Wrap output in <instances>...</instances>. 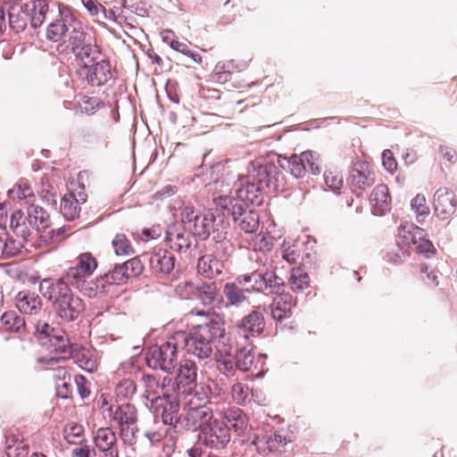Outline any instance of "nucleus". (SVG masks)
<instances>
[{"mask_svg":"<svg viewBox=\"0 0 457 457\" xmlns=\"http://www.w3.org/2000/svg\"><path fill=\"white\" fill-rule=\"evenodd\" d=\"M411 206L418 222H421L429 214V208L427 206L426 197L423 195H417L411 200Z\"/></svg>","mask_w":457,"mask_h":457,"instance_id":"nucleus-48","label":"nucleus"},{"mask_svg":"<svg viewBox=\"0 0 457 457\" xmlns=\"http://www.w3.org/2000/svg\"><path fill=\"white\" fill-rule=\"evenodd\" d=\"M142 270L141 262L133 258L114 267L112 270L104 275V278L110 284H121L126 278L141 273Z\"/></svg>","mask_w":457,"mask_h":457,"instance_id":"nucleus-18","label":"nucleus"},{"mask_svg":"<svg viewBox=\"0 0 457 457\" xmlns=\"http://www.w3.org/2000/svg\"><path fill=\"white\" fill-rule=\"evenodd\" d=\"M112 77L111 65L106 61H101L94 66L88 68L87 72V80L92 86H100L104 84Z\"/></svg>","mask_w":457,"mask_h":457,"instance_id":"nucleus-31","label":"nucleus"},{"mask_svg":"<svg viewBox=\"0 0 457 457\" xmlns=\"http://www.w3.org/2000/svg\"><path fill=\"white\" fill-rule=\"evenodd\" d=\"M294 305L293 298L290 295H278L274 298L270 305L271 316L274 320H281L287 317Z\"/></svg>","mask_w":457,"mask_h":457,"instance_id":"nucleus-34","label":"nucleus"},{"mask_svg":"<svg viewBox=\"0 0 457 457\" xmlns=\"http://www.w3.org/2000/svg\"><path fill=\"white\" fill-rule=\"evenodd\" d=\"M175 339L184 343L187 352L200 360L208 359L213 352L216 341L225 340V328L220 320L205 316L204 320L195 325L188 335L179 331Z\"/></svg>","mask_w":457,"mask_h":457,"instance_id":"nucleus-1","label":"nucleus"},{"mask_svg":"<svg viewBox=\"0 0 457 457\" xmlns=\"http://www.w3.org/2000/svg\"><path fill=\"white\" fill-rule=\"evenodd\" d=\"M8 195L13 200H26L28 203L35 197L32 188L22 181L15 184L13 187L8 191Z\"/></svg>","mask_w":457,"mask_h":457,"instance_id":"nucleus-47","label":"nucleus"},{"mask_svg":"<svg viewBox=\"0 0 457 457\" xmlns=\"http://www.w3.org/2000/svg\"><path fill=\"white\" fill-rule=\"evenodd\" d=\"M142 379L145 388V395L147 401L150 402V405H152V398L161 396L160 392L162 395L164 392H168L164 386H159V383L154 376L145 375Z\"/></svg>","mask_w":457,"mask_h":457,"instance_id":"nucleus-45","label":"nucleus"},{"mask_svg":"<svg viewBox=\"0 0 457 457\" xmlns=\"http://www.w3.org/2000/svg\"><path fill=\"white\" fill-rule=\"evenodd\" d=\"M217 173H221V177H219L213 180L212 184H209V187H213V190L215 192L227 194L231 193V187H237L238 184L239 175L234 174L231 171L225 172L223 167L220 165L215 167V170ZM212 188H210V190ZM225 195H220V196H224ZM226 196H228L226 195Z\"/></svg>","mask_w":457,"mask_h":457,"instance_id":"nucleus-28","label":"nucleus"},{"mask_svg":"<svg viewBox=\"0 0 457 457\" xmlns=\"http://www.w3.org/2000/svg\"><path fill=\"white\" fill-rule=\"evenodd\" d=\"M352 182L359 188L370 187L375 182L374 172L366 162H356L350 174Z\"/></svg>","mask_w":457,"mask_h":457,"instance_id":"nucleus-25","label":"nucleus"},{"mask_svg":"<svg viewBox=\"0 0 457 457\" xmlns=\"http://www.w3.org/2000/svg\"><path fill=\"white\" fill-rule=\"evenodd\" d=\"M434 206L436 216L441 220L451 217L456 210L457 200L453 192L446 187L437 189L434 195Z\"/></svg>","mask_w":457,"mask_h":457,"instance_id":"nucleus-15","label":"nucleus"},{"mask_svg":"<svg viewBox=\"0 0 457 457\" xmlns=\"http://www.w3.org/2000/svg\"><path fill=\"white\" fill-rule=\"evenodd\" d=\"M197 270L206 278H213L221 273L222 264L213 255H204L198 260Z\"/></svg>","mask_w":457,"mask_h":457,"instance_id":"nucleus-35","label":"nucleus"},{"mask_svg":"<svg viewBox=\"0 0 457 457\" xmlns=\"http://www.w3.org/2000/svg\"><path fill=\"white\" fill-rule=\"evenodd\" d=\"M96 267V261L91 253H82L78 257L77 264L68 270L66 278L71 284L79 287L85 279L93 274Z\"/></svg>","mask_w":457,"mask_h":457,"instance_id":"nucleus-13","label":"nucleus"},{"mask_svg":"<svg viewBox=\"0 0 457 457\" xmlns=\"http://www.w3.org/2000/svg\"><path fill=\"white\" fill-rule=\"evenodd\" d=\"M184 225L173 224L170 226L166 233V241L170 247L177 252L186 250L190 245L189 235L186 232Z\"/></svg>","mask_w":457,"mask_h":457,"instance_id":"nucleus-24","label":"nucleus"},{"mask_svg":"<svg viewBox=\"0 0 457 457\" xmlns=\"http://www.w3.org/2000/svg\"><path fill=\"white\" fill-rule=\"evenodd\" d=\"M10 227L12 231L21 237H27L30 235L32 226L29 224L27 214L21 211H14L11 215Z\"/></svg>","mask_w":457,"mask_h":457,"instance_id":"nucleus-37","label":"nucleus"},{"mask_svg":"<svg viewBox=\"0 0 457 457\" xmlns=\"http://www.w3.org/2000/svg\"><path fill=\"white\" fill-rule=\"evenodd\" d=\"M112 244L117 255H129L133 253L130 243L123 234H117Z\"/></svg>","mask_w":457,"mask_h":457,"instance_id":"nucleus-50","label":"nucleus"},{"mask_svg":"<svg viewBox=\"0 0 457 457\" xmlns=\"http://www.w3.org/2000/svg\"><path fill=\"white\" fill-rule=\"evenodd\" d=\"M252 444L256 446L259 453H265L276 448L271 431H264L254 434Z\"/></svg>","mask_w":457,"mask_h":457,"instance_id":"nucleus-41","label":"nucleus"},{"mask_svg":"<svg viewBox=\"0 0 457 457\" xmlns=\"http://www.w3.org/2000/svg\"><path fill=\"white\" fill-rule=\"evenodd\" d=\"M27 219L32 228L37 232L45 231L50 227L51 220L47 212L41 206L30 204L27 209Z\"/></svg>","mask_w":457,"mask_h":457,"instance_id":"nucleus-30","label":"nucleus"},{"mask_svg":"<svg viewBox=\"0 0 457 457\" xmlns=\"http://www.w3.org/2000/svg\"><path fill=\"white\" fill-rule=\"evenodd\" d=\"M324 180L331 190L337 191L343 186V177L338 170H327L324 173Z\"/></svg>","mask_w":457,"mask_h":457,"instance_id":"nucleus-52","label":"nucleus"},{"mask_svg":"<svg viewBox=\"0 0 457 457\" xmlns=\"http://www.w3.org/2000/svg\"><path fill=\"white\" fill-rule=\"evenodd\" d=\"M398 238L400 243L423 253L428 258L435 254L436 249L426 238L425 230L413 223H402L398 228Z\"/></svg>","mask_w":457,"mask_h":457,"instance_id":"nucleus-6","label":"nucleus"},{"mask_svg":"<svg viewBox=\"0 0 457 457\" xmlns=\"http://www.w3.org/2000/svg\"><path fill=\"white\" fill-rule=\"evenodd\" d=\"M58 330L59 329L51 328L49 324L41 320L37 321L36 324V332L40 345L48 343V338Z\"/></svg>","mask_w":457,"mask_h":457,"instance_id":"nucleus-55","label":"nucleus"},{"mask_svg":"<svg viewBox=\"0 0 457 457\" xmlns=\"http://www.w3.org/2000/svg\"><path fill=\"white\" fill-rule=\"evenodd\" d=\"M290 284L294 291H301L309 285L307 273L296 269L293 270L290 275Z\"/></svg>","mask_w":457,"mask_h":457,"instance_id":"nucleus-51","label":"nucleus"},{"mask_svg":"<svg viewBox=\"0 0 457 457\" xmlns=\"http://www.w3.org/2000/svg\"><path fill=\"white\" fill-rule=\"evenodd\" d=\"M223 294L228 304L237 305L246 300L245 290L239 288L233 283H228L224 286Z\"/></svg>","mask_w":457,"mask_h":457,"instance_id":"nucleus-46","label":"nucleus"},{"mask_svg":"<svg viewBox=\"0 0 457 457\" xmlns=\"http://www.w3.org/2000/svg\"><path fill=\"white\" fill-rule=\"evenodd\" d=\"M68 357H71L81 369L88 372H93L97 368L96 358L87 348L73 345L69 351Z\"/></svg>","mask_w":457,"mask_h":457,"instance_id":"nucleus-27","label":"nucleus"},{"mask_svg":"<svg viewBox=\"0 0 457 457\" xmlns=\"http://www.w3.org/2000/svg\"><path fill=\"white\" fill-rule=\"evenodd\" d=\"M282 256L289 263H295L299 256L298 250L295 249V244L291 246L289 242L284 241L282 245Z\"/></svg>","mask_w":457,"mask_h":457,"instance_id":"nucleus-59","label":"nucleus"},{"mask_svg":"<svg viewBox=\"0 0 457 457\" xmlns=\"http://www.w3.org/2000/svg\"><path fill=\"white\" fill-rule=\"evenodd\" d=\"M225 214L214 216L213 213L199 214L192 206H184L181 211V221L185 228L201 239L207 238L211 232L213 238L222 242L226 238L228 223L224 220Z\"/></svg>","mask_w":457,"mask_h":457,"instance_id":"nucleus-3","label":"nucleus"},{"mask_svg":"<svg viewBox=\"0 0 457 457\" xmlns=\"http://www.w3.org/2000/svg\"><path fill=\"white\" fill-rule=\"evenodd\" d=\"M137 391L135 382L130 378L121 379L115 387V394L117 397L129 399L131 398Z\"/></svg>","mask_w":457,"mask_h":457,"instance_id":"nucleus-49","label":"nucleus"},{"mask_svg":"<svg viewBox=\"0 0 457 457\" xmlns=\"http://www.w3.org/2000/svg\"><path fill=\"white\" fill-rule=\"evenodd\" d=\"M40 292L44 297L53 302L58 316L67 321L76 320L84 310L82 300L72 294L62 279H44L40 283Z\"/></svg>","mask_w":457,"mask_h":457,"instance_id":"nucleus-2","label":"nucleus"},{"mask_svg":"<svg viewBox=\"0 0 457 457\" xmlns=\"http://www.w3.org/2000/svg\"><path fill=\"white\" fill-rule=\"evenodd\" d=\"M262 186H258L247 177L238 178V184L235 189V195L237 199L245 204L259 205L262 203Z\"/></svg>","mask_w":457,"mask_h":457,"instance_id":"nucleus-16","label":"nucleus"},{"mask_svg":"<svg viewBox=\"0 0 457 457\" xmlns=\"http://www.w3.org/2000/svg\"><path fill=\"white\" fill-rule=\"evenodd\" d=\"M151 269L156 273H170L174 268V258L169 253L159 250L149 259Z\"/></svg>","mask_w":457,"mask_h":457,"instance_id":"nucleus-32","label":"nucleus"},{"mask_svg":"<svg viewBox=\"0 0 457 457\" xmlns=\"http://www.w3.org/2000/svg\"><path fill=\"white\" fill-rule=\"evenodd\" d=\"M21 247H22V244L20 241H16L14 239H10L8 237V240L5 241L4 245L3 247L4 251H3V255L1 257L4 258V259H8L12 256H15L20 253Z\"/></svg>","mask_w":457,"mask_h":457,"instance_id":"nucleus-57","label":"nucleus"},{"mask_svg":"<svg viewBox=\"0 0 457 457\" xmlns=\"http://www.w3.org/2000/svg\"><path fill=\"white\" fill-rule=\"evenodd\" d=\"M199 441L214 449L223 448L229 442L228 425L213 419L206 425L202 434H198Z\"/></svg>","mask_w":457,"mask_h":457,"instance_id":"nucleus-12","label":"nucleus"},{"mask_svg":"<svg viewBox=\"0 0 457 457\" xmlns=\"http://www.w3.org/2000/svg\"><path fill=\"white\" fill-rule=\"evenodd\" d=\"M224 417L237 433H241L246 428V419L240 409H229L225 412Z\"/></svg>","mask_w":457,"mask_h":457,"instance_id":"nucleus-43","label":"nucleus"},{"mask_svg":"<svg viewBox=\"0 0 457 457\" xmlns=\"http://www.w3.org/2000/svg\"><path fill=\"white\" fill-rule=\"evenodd\" d=\"M112 420L119 426L123 441L132 445L137 432V411L135 406L129 403L117 406L112 412Z\"/></svg>","mask_w":457,"mask_h":457,"instance_id":"nucleus-9","label":"nucleus"},{"mask_svg":"<svg viewBox=\"0 0 457 457\" xmlns=\"http://www.w3.org/2000/svg\"><path fill=\"white\" fill-rule=\"evenodd\" d=\"M217 207L231 214L238 227L245 233H253L259 228L260 219L254 211H245L241 204H234L233 196H218L213 199Z\"/></svg>","mask_w":457,"mask_h":457,"instance_id":"nucleus-5","label":"nucleus"},{"mask_svg":"<svg viewBox=\"0 0 457 457\" xmlns=\"http://www.w3.org/2000/svg\"><path fill=\"white\" fill-rule=\"evenodd\" d=\"M215 347L220 353L219 361L224 365V370H231L234 365H236L241 370L246 371L250 370L253 361V356L251 353V350L243 348L237 351L236 353V361H234L231 358V347L228 349L227 347L220 349L218 345H215Z\"/></svg>","mask_w":457,"mask_h":457,"instance_id":"nucleus-14","label":"nucleus"},{"mask_svg":"<svg viewBox=\"0 0 457 457\" xmlns=\"http://www.w3.org/2000/svg\"><path fill=\"white\" fill-rule=\"evenodd\" d=\"M87 201V195L84 189L79 187L76 193L75 189L65 195L61 202V212L67 220H74L79 212V204Z\"/></svg>","mask_w":457,"mask_h":457,"instance_id":"nucleus-21","label":"nucleus"},{"mask_svg":"<svg viewBox=\"0 0 457 457\" xmlns=\"http://www.w3.org/2000/svg\"><path fill=\"white\" fill-rule=\"evenodd\" d=\"M175 336L161 345L151 346L145 355L147 365L170 373L178 362V342Z\"/></svg>","mask_w":457,"mask_h":457,"instance_id":"nucleus-4","label":"nucleus"},{"mask_svg":"<svg viewBox=\"0 0 457 457\" xmlns=\"http://www.w3.org/2000/svg\"><path fill=\"white\" fill-rule=\"evenodd\" d=\"M407 255V252L403 250L399 245L395 246V250L388 253L389 261L394 263L401 262Z\"/></svg>","mask_w":457,"mask_h":457,"instance_id":"nucleus-62","label":"nucleus"},{"mask_svg":"<svg viewBox=\"0 0 457 457\" xmlns=\"http://www.w3.org/2000/svg\"><path fill=\"white\" fill-rule=\"evenodd\" d=\"M278 162L282 169L288 170L295 178H303L306 172L299 155L294 154L289 158L279 157Z\"/></svg>","mask_w":457,"mask_h":457,"instance_id":"nucleus-38","label":"nucleus"},{"mask_svg":"<svg viewBox=\"0 0 457 457\" xmlns=\"http://www.w3.org/2000/svg\"><path fill=\"white\" fill-rule=\"evenodd\" d=\"M382 162L386 170L393 173L397 167V163L389 150H385L382 154Z\"/></svg>","mask_w":457,"mask_h":457,"instance_id":"nucleus-61","label":"nucleus"},{"mask_svg":"<svg viewBox=\"0 0 457 457\" xmlns=\"http://www.w3.org/2000/svg\"><path fill=\"white\" fill-rule=\"evenodd\" d=\"M370 204L376 215H383L390 210L391 198L385 185L377 186L370 195Z\"/></svg>","mask_w":457,"mask_h":457,"instance_id":"nucleus-29","label":"nucleus"},{"mask_svg":"<svg viewBox=\"0 0 457 457\" xmlns=\"http://www.w3.org/2000/svg\"><path fill=\"white\" fill-rule=\"evenodd\" d=\"M263 317L256 311L252 312L237 324V333L244 338L260 334L263 330Z\"/></svg>","mask_w":457,"mask_h":457,"instance_id":"nucleus-22","label":"nucleus"},{"mask_svg":"<svg viewBox=\"0 0 457 457\" xmlns=\"http://www.w3.org/2000/svg\"><path fill=\"white\" fill-rule=\"evenodd\" d=\"M29 453V447L22 442H20L12 446H8L7 454L9 457H27Z\"/></svg>","mask_w":457,"mask_h":457,"instance_id":"nucleus-60","label":"nucleus"},{"mask_svg":"<svg viewBox=\"0 0 457 457\" xmlns=\"http://www.w3.org/2000/svg\"><path fill=\"white\" fill-rule=\"evenodd\" d=\"M25 8L29 12V21H30L31 26L34 28L41 26L48 11L47 2L46 0H35L30 4H25Z\"/></svg>","mask_w":457,"mask_h":457,"instance_id":"nucleus-33","label":"nucleus"},{"mask_svg":"<svg viewBox=\"0 0 457 457\" xmlns=\"http://www.w3.org/2000/svg\"><path fill=\"white\" fill-rule=\"evenodd\" d=\"M213 420L212 411L204 405L189 406L186 416V426L187 429L204 432L206 425Z\"/></svg>","mask_w":457,"mask_h":457,"instance_id":"nucleus-19","label":"nucleus"},{"mask_svg":"<svg viewBox=\"0 0 457 457\" xmlns=\"http://www.w3.org/2000/svg\"><path fill=\"white\" fill-rule=\"evenodd\" d=\"M171 48L185 55L189 56L196 63H200L202 62L200 54L191 52L189 49V46L187 42H180L177 40L174 46H172Z\"/></svg>","mask_w":457,"mask_h":457,"instance_id":"nucleus-58","label":"nucleus"},{"mask_svg":"<svg viewBox=\"0 0 457 457\" xmlns=\"http://www.w3.org/2000/svg\"><path fill=\"white\" fill-rule=\"evenodd\" d=\"M76 23L72 15L65 14L48 26L46 37L54 42H66Z\"/></svg>","mask_w":457,"mask_h":457,"instance_id":"nucleus-20","label":"nucleus"},{"mask_svg":"<svg viewBox=\"0 0 457 457\" xmlns=\"http://www.w3.org/2000/svg\"><path fill=\"white\" fill-rule=\"evenodd\" d=\"M3 328L10 332L20 333L25 329V320L15 312H6L0 319Z\"/></svg>","mask_w":457,"mask_h":457,"instance_id":"nucleus-39","label":"nucleus"},{"mask_svg":"<svg viewBox=\"0 0 457 457\" xmlns=\"http://www.w3.org/2000/svg\"><path fill=\"white\" fill-rule=\"evenodd\" d=\"M9 23L13 30L20 32L23 30L29 21V12L24 5H12L9 10Z\"/></svg>","mask_w":457,"mask_h":457,"instance_id":"nucleus-36","label":"nucleus"},{"mask_svg":"<svg viewBox=\"0 0 457 457\" xmlns=\"http://www.w3.org/2000/svg\"><path fill=\"white\" fill-rule=\"evenodd\" d=\"M161 37L162 41L170 46V47L174 46L175 43L177 42V39L175 37V35L173 31L165 29L161 32Z\"/></svg>","mask_w":457,"mask_h":457,"instance_id":"nucleus-64","label":"nucleus"},{"mask_svg":"<svg viewBox=\"0 0 457 457\" xmlns=\"http://www.w3.org/2000/svg\"><path fill=\"white\" fill-rule=\"evenodd\" d=\"M94 440L96 446L100 451H105L113 448L116 436L111 428H101L96 431Z\"/></svg>","mask_w":457,"mask_h":457,"instance_id":"nucleus-40","label":"nucleus"},{"mask_svg":"<svg viewBox=\"0 0 457 457\" xmlns=\"http://www.w3.org/2000/svg\"><path fill=\"white\" fill-rule=\"evenodd\" d=\"M83 428L80 425H71L64 430V437L70 444H79L82 440Z\"/></svg>","mask_w":457,"mask_h":457,"instance_id":"nucleus-56","label":"nucleus"},{"mask_svg":"<svg viewBox=\"0 0 457 457\" xmlns=\"http://www.w3.org/2000/svg\"><path fill=\"white\" fill-rule=\"evenodd\" d=\"M67 40L76 57L83 60L85 57L88 58L91 55L93 45L90 37L81 29L79 22L74 26Z\"/></svg>","mask_w":457,"mask_h":457,"instance_id":"nucleus-17","label":"nucleus"},{"mask_svg":"<svg viewBox=\"0 0 457 457\" xmlns=\"http://www.w3.org/2000/svg\"><path fill=\"white\" fill-rule=\"evenodd\" d=\"M149 407L156 418L161 417L164 424L174 425L179 420V403L175 392H164L162 396L152 398V405Z\"/></svg>","mask_w":457,"mask_h":457,"instance_id":"nucleus-8","label":"nucleus"},{"mask_svg":"<svg viewBox=\"0 0 457 457\" xmlns=\"http://www.w3.org/2000/svg\"><path fill=\"white\" fill-rule=\"evenodd\" d=\"M176 294L181 299L195 298L196 284L192 281H183L177 285Z\"/></svg>","mask_w":457,"mask_h":457,"instance_id":"nucleus-53","label":"nucleus"},{"mask_svg":"<svg viewBox=\"0 0 457 457\" xmlns=\"http://www.w3.org/2000/svg\"><path fill=\"white\" fill-rule=\"evenodd\" d=\"M249 388L243 383H236L231 388V396L237 404H245L248 400Z\"/></svg>","mask_w":457,"mask_h":457,"instance_id":"nucleus-54","label":"nucleus"},{"mask_svg":"<svg viewBox=\"0 0 457 457\" xmlns=\"http://www.w3.org/2000/svg\"><path fill=\"white\" fill-rule=\"evenodd\" d=\"M217 289L214 283H197L195 298L201 300L204 304L212 303L216 296Z\"/></svg>","mask_w":457,"mask_h":457,"instance_id":"nucleus-44","label":"nucleus"},{"mask_svg":"<svg viewBox=\"0 0 457 457\" xmlns=\"http://www.w3.org/2000/svg\"><path fill=\"white\" fill-rule=\"evenodd\" d=\"M299 156L303 166H305V171H310L313 175L320 173L321 160L318 153L313 151H304Z\"/></svg>","mask_w":457,"mask_h":457,"instance_id":"nucleus-42","label":"nucleus"},{"mask_svg":"<svg viewBox=\"0 0 457 457\" xmlns=\"http://www.w3.org/2000/svg\"><path fill=\"white\" fill-rule=\"evenodd\" d=\"M15 300L16 307L25 314L36 315L42 308L40 297L33 292L21 291L18 293Z\"/></svg>","mask_w":457,"mask_h":457,"instance_id":"nucleus-26","label":"nucleus"},{"mask_svg":"<svg viewBox=\"0 0 457 457\" xmlns=\"http://www.w3.org/2000/svg\"><path fill=\"white\" fill-rule=\"evenodd\" d=\"M41 345L46 347L49 352L55 353V356L38 358V362L48 366H53L61 360L68 358L69 351L71 347L73 346V345H70L69 338L65 332L60 329L48 338V343L41 344Z\"/></svg>","mask_w":457,"mask_h":457,"instance_id":"nucleus-11","label":"nucleus"},{"mask_svg":"<svg viewBox=\"0 0 457 457\" xmlns=\"http://www.w3.org/2000/svg\"><path fill=\"white\" fill-rule=\"evenodd\" d=\"M237 282L240 285H248L245 292H262L270 288L272 293H278L279 287L283 284L282 279L273 273H265L253 271L250 274L240 275L237 278Z\"/></svg>","mask_w":457,"mask_h":457,"instance_id":"nucleus-10","label":"nucleus"},{"mask_svg":"<svg viewBox=\"0 0 457 457\" xmlns=\"http://www.w3.org/2000/svg\"><path fill=\"white\" fill-rule=\"evenodd\" d=\"M280 176L281 174L273 164L262 165L253 162L249 167L246 177L258 186H262V189L266 187L272 191H281L283 190L284 184L282 182L283 178L281 177L280 179Z\"/></svg>","mask_w":457,"mask_h":457,"instance_id":"nucleus-7","label":"nucleus"},{"mask_svg":"<svg viewBox=\"0 0 457 457\" xmlns=\"http://www.w3.org/2000/svg\"><path fill=\"white\" fill-rule=\"evenodd\" d=\"M196 368L192 361L186 360L180 363L178 373V386H183V394L190 395L196 386Z\"/></svg>","mask_w":457,"mask_h":457,"instance_id":"nucleus-23","label":"nucleus"},{"mask_svg":"<svg viewBox=\"0 0 457 457\" xmlns=\"http://www.w3.org/2000/svg\"><path fill=\"white\" fill-rule=\"evenodd\" d=\"M74 380L78 386V390H79L80 396L82 398L87 397L89 395L90 391L85 386V383H86L85 378L83 376H76Z\"/></svg>","mask_w":457,"mask_h":457,"instance_id":"nucleus-63","label":"nucleus"}]
</instances>
